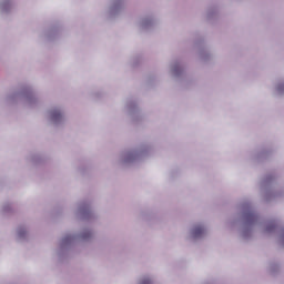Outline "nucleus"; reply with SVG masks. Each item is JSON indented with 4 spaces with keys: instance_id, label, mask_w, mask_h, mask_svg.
Listing matches in <instances>:
<instances>
[{
    "instance_id": "2",
    "label": "nucleus",
    "mask_w": 284,
    "mask_h": 284,
    "mask_svg": "<svg viewBox=\"0 0 284 284\" xmlns=\"http://www.w3.org/2000/svg\"><path fill=\"white\" fill-rule=\"evenodd\" d=\"M51 116H52L53 121H57L58 119H61V113L58 111H53L51 113Z\"/></svg>"
},
{
    "instance_id": "3",
    "label": "nucleus",
    "mask_w": 284,
    "mask_h": 284,
    "mask_svg": "<svg viewBox=\"0 0 284 284\" xmlns=\"http://www.w3.org/2000/svg\"><path fill=\"white\" fill-rule=\"evenodd\" d=\"M142 284H150V280H143Z\"/></svg>"
},
{
    "instance_id": "1",
    "label": "nucleus",
    "mask_w": 284,
    "mask_h": 284,
    "mask_svg": "<svg viewBox=\"0 0 284 284\" xmlns=\"http://www.w3.org/2000/svg\"><path fill=\"white\" fill-rule=\"evenodd\" d=\"M203 232H205V230L203 229V226H196L193 230V236L199 237L203 234Z\"/></svg>"
}]
</instances>
